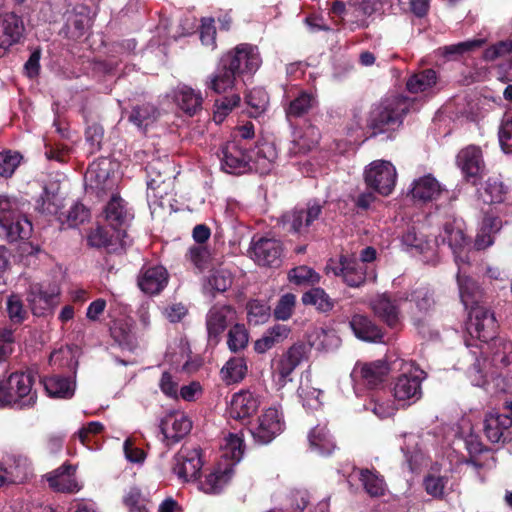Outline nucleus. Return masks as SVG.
I'll use <instances>...</instances> for the list:
<instances>
[{"label": "nucleus", "mask_w": 512, "mask_h": 512, "mask_svg": "<svg viewBox=\"0 0 512 512\" xmlns=\"http://www.w3.org/2000/svg\"><path fill=\"white\" fill-rule=\"evenodd\" d=\"M436 81L437 76L435 71L429 69L411 76L406 86L411 93L427 92L435 86Z\"/></svg>", "instance_id": "obj_51"}, {"label": "nucleus", "mask_w": 512, "mask_h": 512, "mask_svg": "<svg viewBox=\"0 0 512 512\" xmlns=\"http://www.w3.org/2000/svg\"><path fill=\"white\" fill-rule=\"evenodd\" d=\"M325 272L327 275L342 276L344 282L351 287H359L366 279V266L349 256H341L339 260L330 259Z\"/></svg>", "instance_id": "obj_13"}, {"label": "nucleus", "mask_w": 512, "mask_h": 512, "mask_svg": "<svg viewBox=\"0 0 512 512\" xmlns=\"http://www.w3.org/2000/svg\"><path fill=\"white\" fill-rule=\"evenodd\" d=\"M249 153L252 155L250 169L254 168L260 174L269 173L278 156L274 143L268 141L259 143L256 149Z\"/></svg>", "instance_id": "obj_36"}, {"label": "nucleus", "mask_w": 512, "mask_h": 512, "mask_svg": "<svg viewBox=\"0 0 512 512\" xmlns=\"http://www.w3.org/2000/svg\"><path fill=\"white\" fill-rule=\"evenodd\" d=\"M398 404L391 399L379 395H373L367 409L370 410L379 419H385L393 416L397 409Z\"/></svg>", "instance_id": "obj_52"}, {"label": "nucleus", "mask_w": 512, "mask_h": 512, "mask_svg": "<svg viewBox=\"0 0 512 512\" xmlns=\"http://www.w3.org/2000/svg\"><path fill=\"white\" fill-rule=\"evenodd\" d=\"M457 165L465 179L476 184L485 171V163L480 147L469 145L460 150L457 155Z\"/></svg>", "instance_id": "obj_22"}, {"label": "nucleus", "mask_w": 512, "mask_h": 512, "mask_svg": "<svg viewBox=\"0 0 512 512\" xmlns=\"http://www.w3.org/2000/svg\"><path fill=\"white\" fill-rule=\"evenodd\" d=\"M246 102L251 108L250 114L257 117L267 109L268 94L262 88H254L246 95Z\"/></svg>", "instance_id": "obj_61"}, {"label": "nucleus", "mask_w": 512, "mask_h": 512, "mask_svg": "<svg viewBox=\"0 0 512 512\" xmlns=\"http://www.w3.org/2000/svg\"><path fill=\"white\" fill-rule=\"evenodd\" d=\"M159 113L151 104H144L135 107L129 117V120L140 129H145L154 123Z\"/></svg>", "instance_id": "obj_53"}, {"label": "nucleus", "mask_w": 512, "mask_h": 512, "mask_svg": "<svg viewBox=\"0 0 512 512\" xmlns=\"http://www.w3.org/2000/svg\"><path fill=\"white\" fill-rule=\"evenodd\" d=\"M298 396L307 410H317L322 405V391L312 387L308 382L300 384Z\"/></svg>", "instance_id": "obj_57"}, {"label": "nucleus", "mask_w": 512, "mask_h": 512, "mask_svg": "<svg viewBox=\"0 0 512 512\" xmlns=\"http://www.w3.org/2000/svg\"><path fill=\"white\" fill-rule=\"evenodd\" d=\"M282 253V243L277 239L262 237L251 242V258L259 265L269 267L280 266Z\"/></svg>", "instance_id": "obj_20"}, {"label": "nucleus", "mask_w": 512, "mask_h": 512, "mask_svg": "<svg viewBox=\"0 0 512 512\" xmlns=\"http://www.w3.org/2000/svg\"><path fill=\"white\" fill-rule=\"evenodd\" d=\"M234 468L227 463L217 461L211 472L201 482L200 489L207 494L220 493L231 481Z\"/></svg>", "instance_id": "obj_30"}, {"label": "nucleus", "mask_w": 512, "mask_h": 512, "mask_svg": "<svg viewBox=\"0 0 512 512\" xmlns=\"http://www.w3.org/2000/svg\"><path fill=\"white\" fill-rule=\"evenodd\" d=\"M63 207V198L56 190L45 188L43 195L38 200L37 208L45 214L57 215Z\"/></svg>", "instance_id": "obj_56"}, {"label": "nucleus", "mask_w": 512, "mask_h": 512, "mask_svg": "<svg viewBox=\"0 0 512 512\" xmlns=\"http://www.w3.org/2000/svg\"><path fill=\"white\" fill-rule=\"evenodd\" d=\"M445 191V187L432 174H426L412 181L408 196L416 203L425 204L438 200Z\"/></svg>", "instance_id": "obj_21"}, {"label": "nucleus", "mask_w": 512, "mask_h": 512, "mask_svg": "<svg viewBox=\"0 0 512 512\" xmlns=\"http://www.w3.org/2000/svg\"><path fill=\"white\" fill-rule=\"evenodd\" d=\"M160 428L164 440L175 443L190 432L192 422L184 412L174 411L165 415Z\"/></svg>", "instance_id": "obj_25"}, {"label": "nucleus", "mask_w": 512, "mask_h": 512, "mask_svg": "<svg viewBox=\"0 0 512 512\" xmlns=\"http://www.w3.org/2000/svg\"><path fill=\"white\" fill-rule=\"evenodd\" d=\"M244 454V442L242 435L238 433L227 434L220 447V458L218 461L227 463L235 468Z\"/></svg>", "instance_id": "obj_38"}, {"label": "nucleus", "mask_w": 512, "mask_h": 512, "mask_svg": "<svg viewBox=\"0 0 512 512\" xmlns=\"http://www.w3.org/2000/svg\"><path fill=\"white\" fill-rule=\"evenodd\" d=\"M302 302L305 305L315 306L316 309L322 312L330 311L333 306V300L322 288H313L302 296Z\"/></svg>", "instance_id": "obj_54"}, {"label": "nucleus", "mask_w": 512, "mask_h": 512, "mask_svg": "<svg viewBox=\"0 0 512 512\" xmlns=\"http://www.w3.org/2000/svg\"><path fill=\"white\" fill-rule=\"evenodd\" d=\"M401 243L405 250L414 255L422 256L423 262L428 264H436L438 262L435 242L429 241L422 234H418L414 228L407 230L401 238Z\"/></svg>", "instance_id": "obj_23"}, {"label": "nucleus", "mask_w": 512, "mask_h": 512, "mask_svg": "<svg viewBox=\"0 0 512 512\" xmlns=\"http://www.w3.org/2000/svg\"><path fill=\"white\" fill-rule=\"evenodd\" d=\"M113 339L123 348L132 350L137 344V333L130 317H122L114 321L111 327Z\"/></svg>", "instance_id": "obj_39"}, {"label": "nucleus", "mask_w": 512, "mask_h": 512, "mask_svg": "<svg viewBox=\"0 0 512 512\" xmlns=\"http://www.w3.org/2000/svg\"><path fill=\"white\" fill-rule=\"evenodd\" d=\"M410 102L405 97H393L375 106L369 115L368 126L374 134L385 133L401 126Z\"/></svg>", "instance_id": "obj_2"}, {"label": "nucleus", "mask_w": 512, "mask_h": 512, "mask_svg": "<svg viewBox=\"0 0 512 512\" xmlns=\"http://www.w3.org/2000/svg\"><path fill=\"white\" fill-rule=\"evenodd\" d=\"M232 284V275L225 268L214 269L207 277L203 290L211 295L214 292H225Z\"/></svg>", "instance_id": "obj_46"}, {"label": "nucleus", "mask_w": 512, "mask_h": 512, "mask_svg": "<svg viewBox=\"0 0 512 512\" xmlns=\"http://www.w3.org/2000/svg\"><path fill=\"white\" fill-rule=\"evenodd\" d=\"M221 59L225 67L237 72L240 76L254 74L262 64L259 50L250 44H240L225 53Z\"/></svg>", "instance_id": "obj_8"}, {"label": "nucleus", "mask_w": 512, "mask_h": 512, "mask_svg": "<svg viewBox=\"0 0 512 512\" xmlns=\"http://www.w3.org/2000/svg\"><path fill=\"white\" fill-rule=\"evenodd\" d=\"M466 329L472 339L481 344L493 338L495 330L494 314L482 305L471 307L468 313Z\"/></svg>", "instance_id": "obj_14"}, {"label": "nucleus", "mask_w": 512, "mask_h": 512, "mask_svg": "<svg viewBox=\"0 0 512 512\" xmlns=\"http://www.w3.org/2000/svg\"><path fill=\"white\" fill-rule=\"evenodd\" d=\"M104 214L106 221L114 229L127 225L133 218L127 202L116 193L111 194Z\"/></svg>", "instance_id": "obj_32"}, {"label": "nucleus", "mask_w": 512, "mask_h": 512, "mask_svg": "<svg viewBox=\"0 0 512 512\" xmlns=\"http://www.w3.org/2000/svg\"><path fill=\"white\" fill-rule=\"evenodd\" d=\"M236 320V311L232 306L220 303L211 306L205 317L208 343L217 345L224 331Z\"/></svg>", "instance_id": "obj_11"}, {"label": "nucleus", "mask_w": 512, "mask_h": 512, "mask_svg": "<svg viewBox=\"0 0 512 512\" xmlns=\"http://www.w3.org/2000/svg\"><path fill=\"white\" fill-rule=\"evenodd\" d=\"M501 228V220L497 217H485L476 236L475 247L485 249L494 243V234Z\"/></svg>", "instance_id": "obj_47"}, {"label": "nucleus", "mask_w": 512, "mask_h": 512, "mask_svg": "<svg viewBox=\"0 0 512 512\" xmlns=\"http://www.w3.org/2000/svg\"><path fill=\"white\" fill-rule=\"evenodd\" d=\"M488 343L480 344L481 354H489L495 367H505L512 362V342L503 338H492Z\"/></svg>", "instance_id": "obj_33"}, {"label": "nucleus", "mask_w": 512, "mask_h": 512, "mask_svg": "<svg viewBox=\"0 0 512 512\" xmlns=\"http://www.w3.org/2000/svg\"><path fill=\"white\" fill-rule=\"evenodd\" d=\"M168 283V273L163 266H152L144 269L138 277V286L146 294L154 295L161 292Z\"/></svg>", "instance_id": "obj_34"}, {"label": "nucleus", "mask_w": 512, "mask_h": 512, "mask_svg": "<svg viewBox=\"0 0 512 512\" xmlns=\"http://www.w3.org/2000/svg\"><path fill=\"white\" fill-rule=\"evenodd\" d=\"M248 341L249 334L245 326L235 322L228 332V348L232 352L240 351L247 346Z\"/></svg>", "instance_id": "obj_58"}, {"label": "nucleus", "mask_w": 512, "mask_h": 512, "mask_svg": "<svg viewBox=\"0 0 512 512\" xmlns=\"http://www.w3.org/2000/svg\"><path fill=\"white\" fill-rule=\"evenodd\" d=\"M321 209L318 203H313L306 210L287 212L282 216L283 226L289 231L304 233L319 218Z\"/></svg>", "instance_id": "obj_27"}, {"label": "nucleus", "mask_w": 512, "mask_h": 512, "mask_svg": "<svg viewBox=\"0 0 512 512\" xmlns=\"http://www.w3.org/2000/svg\"><path fill=\"white\" fill-rule=\"evenodd\" d=\"M442 244L448 245L454 255L456 265L468 264L469 240L465 235V223L461 219L447 221L442 232L435 239V248Z\"/></svg>", "instance_id": "obj_7"}, {"label": "nucleus", "mask_w": 512, "mask_h": 512, "mask_svg": "<svg viewBox=\"0 0 512 512\" xmlns=\"http://www.w3.org/2000/svg\"><path fill=\"white\" fill-rule=\"evenodd\" d=\"M288 278L290 282L296 285H314L320 281V275L305 265L291 269Z\"/></svg>", "instance_id": "obj_59"}, {"label": "nucleus", "mask_w": 512, "mask_h": 512, "mask_svg": "<svg viewBox=\"0 0 512 512\" xmlns=\"http://www.w3.org/2000/svg\"><path fill=\"white\" fill-rule=\"evenodd\" d=\"M7 380L12 408L29 409L36 404L37 392L33 388L34 379L30 373L15 372Z\"/></svg>", "instance_id": "obj_10"}, {"label": "nucleus", "mask_w": 512, "mask_h": 512, "mask_svg": "<svg viewBox=\"0 0 512 512\" xmlns=\"http://www.w3.org/2000/svg\"><path fill=\"white\" fill-rule=\"evenodd\" d=\"M59 293L57 286L32 284L27 293V302L33 315L40 317L52 313L57 305Z\"/></svg>", "instance_id": "obj_17"}, {"label": "nucleus", "mask_w": 512, "mask_h": 512, "mask_svg": "<svg viewBox=\"0 0 512 512\" xmlns=\"http://www.w3.org/2000/svg\"><path fill=\"white\" fill-rule=\"evenodd\" d=\"M465 265L466 264L457 265V283L462 303L466 309H471V307L479 305V300L482 298V290L472 278L466 275Z\"/></svg>", "instance_id": "obj_35"}, {"label": "nucleus", "mask_w": 512, "mask_h": 512, "mask_svg": "<svg viewBox=\"0 0 512 512\" xmlns=\"http://www.w3.org/2000/svg\"><path fill=\"white\" fill-rule=\"evenodd\" d=\"M407 297L392 296L387 293L378 294L370 300L373 313L389 326H395L401 317V310L407 304Z\"/></svg>", "instance_id": "obj_16"}, {"label": "nucleus", "mask_w": 512, "mask_h": 512, "mask_svg": "<svg viewBox=\"0 0 512 512\" xmlns=\"http://www.w3.org/2000/svg\"><path fill=\"white\" fill-rule=\"evenodd\" d=\"M43 384L47 393L55 398H70L75 391V383L69 378L60 376L45 378Z\"/></svg>", "instance_id": "obj_44"}, {"label": "nucleus", "mask_w": 512, "mask_h": 512, "mask_svg": "<svg viewBox=\"0 0 512 512\" xmlns=\"http://www.w3.org/2000/svg\"><path fill=\"white\" fill-rule=\"evenodd\" d=\"M270 317V307L267 303L252 300L247 305V318L249 323L259 325L265 323Z\"/></svg>", "instance_id": "obj_62"}, {"label": "nucleus", "mask_w": 512, "mask_h": 512, "mask_svg": "<svg viewBox=\"0 0 512 512\" xmlns=\"http://www.w3.org/2000/svg\"><path fill=\"white\" fill-rule=\"evenodd\" d=\"M262 404V396L251 390H241L235 393L230 401V417L237 420L249 419Z\"/></svg>", "instance_id": "obj_24"}, {"label": "nucleus", "mask_w": 512, "mask_h": 512, "mask_svg": "<svg viewBox=\"0 0 512 512\" xmlns=\"http://www.w3.org/2000/svg\"><path fill=\"white\" fill-rule=\"evenodd\" d=\"M512 426V417L508 413L489 412L484 420V433L492 443L508 439Z\"/></svg>", "instance_id": "obj_28"}, {"label": "nucleus", "mask_w": 512, "mask_h": 512, "mask_svg": "<svg viewBox=\"0 0 512 512\" xmlns=\"http://www.w3.org/2000/svg\"><path fill=\"white\" fill-rule=\"evenodd\" d=\"M247 373L246 360L242 357H233L229 359L221 369L222 379L228 383H238L242 381Z\"/></svg>", "instance_id": "obj_48"}, {"label": "nucleus", "mask_w": 512, "mask_h": 512, "mask_svg": "<svg viewBox=\"0 0 512 512\" xmlns=\"http://www.w3.org/2000/svg\"><path fill=\"white\" fill-rule=\"evenodd\" d=\"M306 348L302 344L291 346L273 365V381L283 388L292 381L294 370L306 359Z\"/></svg>", "instance_id": "obj_12"}, {"label": "nucleus", "mask_w": 512, "mask_h": 512, "mask_svg": "<svg viewBox=\"0 0 512 512\" xmlns=\"http://www.w3.org/2000/svg\"><path fill=\"white\" fill-rule=\"evenodd\" d=\"M170 164L162 161H153L147 166V200L154 214L163 207L162 200L171 188V172L168 171Z\"/></svg>", "instance_id": "obj_6"}, {"label": "nucleus", "mask_w": 512, "mask_h": 512, "mask_svg": "<svg viewBox=\"0 0 512 512\" xmlns=\"http://www.w3.org/2000/svg\"><path fill=\"white\" fill-rule=\"evenodd\" d=\"M447 482L446 476L430 473L424 479L425 490L434 498H442L445 495Z\"/></svg>", "instance_id": "obj_64"}, {"label": "nucleus", "mask_w": 512, "mask_h": 512, "mask_svg": "<svg viewBox=\"0 0 512 512\" xmlns=\"http://www.w3.org/2000/svg\"><path fill=\"white\" fill-rule=\"evenodd\" d=\"M499 143L505 153H512V112L504 114L498 131Z\"/></svg>", "instance_id": "obj_63"}, {"label": "nucleus", "mask_w": 512, "mask_h": 512, "mask_svg": "<svg viewBox=\"0 0 512 512\" xmlns=\"http://www.w3.org/2000/svg\"><path fill=\"white\" fill-rule=\"evenodd\" d=\"M312 451L320 455H330L335 449V442L325 425H317L308 434Z\"/></svg>", "instance_id": "obj_42"}, {"label": "nucleus", "mask_w": 512, "mask_h": 512, "mask_svg": "<svg viewBox=\"0 0 512 512\" xmlns=\"http://www.w3.org/2000/svg\"><path fill=\"white\" fill-rule=\"evenodd\" d=\"M241 98L239 94H232L230 96L217 99L214 103L213 121L216 124H221L226 117L240 104Z\"/></svg>", "instance_id": "obj_55"}, {"label": "nucleus", "mask_w": 512, "mask_h": 512, "mask_svg": "<svg viewBox=\"0 0 512 512\" xmlns=\"http://www.w3.org/2000/svg\"><path fill=\"white\" fill-rule=\"evenodd\" d=\"M293 152H306L314 148L320 140V131L317 127L307 124L295 129L292 133Z\"/></svg>", "instance_id": "obj_41"}, {"label": "nucleus", "mask_w": 512, "mask_h": 512, "mask_svg": "<svg viewBox=\"0 0 512 512\" xmlns=\"http://www.w3.org/2000/svg\"><path fill=\"white\" fill-rule=\"evenodd\" d=\"M392 371L400 372L392 383V394L399 407H408L422 397L421 383L425 372L413 362L404 359L392 361Z\"/></svg>", "instance_id": "obj_1"}, {"label": "nucleus", "mask_w": 512, "mask_h": 512, "mask_svg": "<svg viewBox=\"0 0 512 512\" xmlns=\"http://www.w3.org/2000/svg\"><path fill=\"white\" fill-rule=\"evenodd\" d=\"M284 428L283 414L273 406L262 411L250 431L255 442L269 444L284 431Z\"/></svg>", "instance_id": "obj_9"}, {"label": "nucleus", "mask_w": 512, "mask_h": 512, "mask_svg": "<svg viewBox=\"0 0 512 512\" xmlns=\"http://www.w3.org/2000/svg\"><path fill=\"white\" fill-rule=\"evenodd\" d=\"M117 167L116 163L107 158L91 163L85 173L86 188L98 195L114 193L120 180Z\"/></svg>", "instance_id": "obj_4"}, {"label": "nucleus", "mask_w": 512, "mask_h": 512, "mask_svg": "<svg viewBox=\"0 0 512 512\" xmlns=\"http://www.w3.org/2000/svg\"><path fill=\"white\" fill-rule=\"evenodd\" d=\"M359 480L362 482L365 491L371 497H380L385 494L386 483L383 477L378 473L368 469L360 470Z\"/></svg>", "instance_id": "obj_49"}, {"label": "nucleus", "mask_w": 512, "mask_h": 512, "mask_svg": "<svg viewBox=\"0 0 512 512\" xmlns=\"http://www.w3.org/2000/svg\"><path fill=\"white\" fill-rule=\"evenodd\" d=\"M316 103L315 96L312 93L301 91L289 102L286 108V116L288 119L292 117H300L306 114Z\"/></svg>", "instance_id": "obj_50"}, {"label": "nucleus", "mask_w": 512, "mask_h": 512, "mask_svg": "<svg viewBox=\"0 0 512 512\" xmlns=\"http://www.w3.org/2000/svg\"><path fill=\"white\" fill-rule=\"evenodd\" d=\"M221 167L227 173H241L250 168L252 155L247 152L246 144L238 140L227 142L221 150Z\"/></svg>", "instance_id": "obj_19"}, {"label": "nucleus", "mask_w": 512, "mask_h": 512, "mask_svg": "<svg viewBox=\"0 0 512 512\" xmlns=\"http://www.w3.org/2000/svg\"><path fill=\"white\" fill-rule=\"evenodd\" d=\"M175 104L181 111L189 116L195 115L202 109L203 95L187 85H178L172 92Z\"/></svg>", "instance_id": "obj_31"}, {"label": "nucleus", "mask_w": 512, "mask_h": 512, "mask_svg": "<svg viewBox=\"0 0 512 512\" xmlns=\"http://www.w3.org/2000/svg\"><path fill=\"white\" fill-rule=\"evenodd\" d=\"M363 178L368 188L386 197L393 193L398 173L392 162L381 159L374 160L365 167Z\"/></svg>", "instance_id": "obj_5"}, {"label": "nucleus", "mask_w": 512, "mask_h": 512, "mask_svg": "<svg viewBox=\"0 0 512 512\" xmlns=\"http://www.w3.org/2000/svg\"><path fill=\"white\" fill-rule=\"evenodd\" d=\"M390 371H392V362L390 364L384 360H375L368 363L358 362L350 376L355 384L362 383L373 388L381 384Z\"/></svg>", "instance_id": "obj_18"}, {"label": "nucleus", "mask_w": 512, "mask_h": 512, "mask_svg": "<svg viewBox=\"0 0 512 512\" xmlns=\"http://www.w3.org/2000/svg\"><path fill=\"white\" fill-rule=\"evenodd\" d=\"M202 466L201 450L185 446L175 455L172 471L182 482H190L198 478Z\"/></svg>", "instance_id": "obj_15"}, {"label": "nucleus", "mask_w": 512, "mask_h": 512, "mask_svg": "<svg viewBox=\"0 0 512 512\" xmlns=\"http://www.w3.org/2000/svg\"><path fill=\"white\" fill-rule=\"evenodd\" d=\"M32 232V224L21 214L16 199L0 196V235L9 241L27 239Z\"/></svg>", "instance_id": "obj_3"}, {"label": "nucleus", "mask_w": 512, "mask_h": 512, "mask_svg": "<svg viewBox=\"0 0 512 512\" xmlns=\"http://www.w3.org/2000/svg\"><path fill=\"white\" fill-rule=\"evenodd\" d=\"M49 487L61 493H77L81 485L76 479V468L71 464H63L45 475Z\"/></svg>", "instance_id": "obj_26"}, {"label": "nucleus", "mask_w": 512, "mask_h": 512, "mask_svg": "<svg viewBox=\"0 0 512 512\" xmlns=\"http://www.w3.org/2000/svg\"><path fill=\"white\" fill-rule=\"evenodd\" d=\"M507 188L498 180L489 178L478 191L479 199L485 204H499L505 200Z\"/></svg>", "instance_id": "obj_45"}, {"label": "nucleus", "mask_w": 512, "mask_h": 512, "mask_svg": "<svg viewBox=\"0 0 512 512\" xmlns=\"http://www.w3.org/2000/svg\"><path fill=\"white\" fill-rule=\"evenodd\" d=\"M50 364L57 367H67L73 370L77 366L76 351L69 347H61L50 355Z\"/></svg>", "instance_id": "obj_60"}, {"label": "nucleus", "mask_w": 512, "mask_h": 512, "mask_svg": "<svg viewBox=\"0 0 512 512\" xmlns=\"http://www.w3.org/2000/svg\"><path fill=\"white\" fill-rule=\"evenodd\" d=\"M349 324L354 335L359 340L366 342H381L383 339L381 329L367 316L356 314L351 318Z\"/></svg>", "instance_id": "obj_40"}, {"label": "nucleus", "mask_w": 512, "mask_h": 512, "mask_svg": "<svg viewBox=\"0 0 512 512\" xmlns=\"http://www.w3.org/2000/svg\"><path fill=\"white\" fill-rule=\"evenodd\" d=\"M237 77L240 75L225 67L224 61L220 59L217 71L207 77L205 86L215 93H225L236 88Z\"/></svg>", "instance_id": "obj_37"}, {"label": "nucleus", "mask_w": 512, "mask_h": 512, "mask_svg": "<svg viewBox=\"0 0 512 512\" xmlns=\"http://www.w3.org/2000/svg\"><path fill=\"white\" fill-rule=\"evenodd\" d=\"M311 344L317 350L331 352L341 345V338L334 329L316 328L311 336Z\"/></svg>", "instance_id": "obj_43"}, {"label": "nucleus", "mask_w": 512, "mask_h": 512, "mask_svg": "<svg viewBox=\"0 0 512 512\" xmlns=\"http://www.w3.org/2000/svg\"><path fill=\"white\" fill-rule=\"evenodd\" d=\"M24 32V24L15 13H6L0 19V49L5 52L19 42Z\"/></svg>", "instance_id": "obj_29"}]
</instances>
